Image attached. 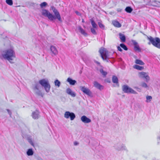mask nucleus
Masks as SVG:
<instances>
[{"mask_svg":"<svg viewBox=\"0 0 160 160\" xmlns=\"http://www.w3.org/2000/svg\"><path fill=\"white\" fill-rule=\"evenodd\" d=\"M64 117L66 118H70V120H73L75 118L76 116L74 113L67 111L64 114Z\"/></svg>","mask_w":160,"mask_h":160,"instance_id":"nucleus-7","label":"nucleus"},{"mask_svg":"<svg viewBox=\"0 0 160 160\" xmlns=\"http://www.w3.org/2000/svg\"><path fill=\"white\" fill-rule=\"evenodd\" d=\"M54 83L55 86H57L58 87H60L61 83L58 80H56L54 81Z\"/></svg>","mask_w":160,"mask_h":160,"instance_id":"nucleus-31","label":"nucleus"},{"mask_svg":"<svg viewBox=\"0 0 160 160\" xmlns=\"http://www.w3.org/2000/svg\"><path fill=\"white\" fill-rule=\"evenodd\" d=\"M158 139H159L160 140V136L158 137Z\"/></svg>","mask_w":160,"mask_h":160,"instance_id":"nucleus-42","label":"nucleus"},{"mask_svg":"<svg viewBox=\"0 0 160 160\" xmlns=\"http://www.w3.org/2000/svg\"><path fill=\"white\" fill-rule=\"evenodd\" d=\"M108 82H110V81H108Z\"/></svg>","mask_w":160,"mask_h":160,"instance_id":"nucleus-46","label":"nucleus"},{"mask_svg":"<svg viewBox=\"0 0 160 160\" xmlns=\"http://www.w3.org/2000/svg\"><path fill=\"white\" fill-rule=\"evenodd\" d=\"M119 38L122 42H124L126 41V37L125 36L122 34L121 33H119Z\"/></svg>","mask_w":160,"mask_h":160,"instance_id":"nucleus-19","label":"nucleus"},{"mask_svg":"<svg viewBox=\"0 0 160 160\" xmlns=\"http://www.w3.org/2000/svg\"><path fill=\"white\" fill-rule=\"evenodd\" d=\"M150 42L156 47L160 49V39L158 37L154 38L151 36L148 37Z\"/></svg>","mask_w":160,"mask_h":160,"instance_id":"nucleus-5","label":"nucleus"},{"mask_svg":"<svg viewBox=\"0 0 160 160\" xmlns=\"http://www.w3.org/2000/svg\"><path fill=\"white\" fill-rule=\"evenodd\" d=\"M99 52L102 59L107 62L109 61V58H112V56H111L112 53L110 52H108L106 49L104 48H101L99 50Z\"/></svg>","mask_w":160,"mask_h":160,"instance_id":"nucleus-3","label":"nucleus"},{"mask_svg":"<svg viewBox=\"0 0 160 160\" xmlns=\"http://www.w3.org/2000/svg\"><path fill=\"white\" fill-rule=\"evenodd\" d=\"M93 84L95 87L100 90H101L103 89V86L100 85L97 81H94Z\"/></svg>","mask_w":160,"mask_h":160,"instance_id":"nucleus-14","label":"nucleus"},{"mask_svg":"<svg viewBox=\"0 0 160 160\" xmlns=\"http://www.w3.org/2000/svg\"><path fill=\"white\" fill-rule=\"evenodd\" d=\"M81 89L83 93L89 96H91L92 94V93L90 90L85 87H81Z\"/></svg>","mask_w":160,"mask_h":160,"instance_id":"nucleus-12","label":"nucleus"},{"mask_svg":"<svg viewBox=\"0 0 160 160\" xmlns=\"http://www.w3.org/2000/svg\"><path fill=\"white\" fill-rule=\"evenodd\" d=\"M91 32L92 34H93L94 35L97 34V32H96L95 30L93 28H91Z\"/></svg>","mask_w":160,"mask_h":160,"instance_id":"nucleus-35","label":"nucleus"},{"mask_svg":"<svg viewBox=\"0 0 160 160\" xmlns=\"http://www.w3.org/2000/svg\"><path fill=\"white\" fill-rule=\"evenodd\" d=\"M81 119L84 123H89L91 122V120L84 115L82 116Z\"/></svg>","mask_w":160,"mask_h":160,"instance_id":"nucleus-13","label":"nucleus"},{"mask_svg":"<svg viewBox=\"0 0 160 160\" xmlns=\"http://www.w3.org/2000/svg\"><path fill=\"white\" fill-rule=\"evenodd\" d=\"M134 46V50L136 52H140L141 51V49L140 48L138 42L132 40L131 41Z\"/></svg>","mask_w":160,"mask_h":160,"instance_id":"nucleus-9","label":"nucleus"},{"mask_svg":"<svg viewBox=\"0 0 160 160\" xmlns=\"http://www.w3.org/2000/svg\"><path fill=\"white\" fill-rule=\"evenodd\" d=\"M146 99L147 102H148L149 101H148V100H150L149 101H151V100L152 99V97L151 96H148L146 97Z\"/></svg>","mask_w":160,"mask_h":160,"instance_id":"nucleus-37","label":"nucleus"},{"mask_svg":"<svg viewBox=\"0 0 160 160\" xmlns=\"http://www.w3.org/2000/svg\"><path fill=\"white\" fill-rule=\"evenodd\" d=\"M67 81L69 82L70 85H74L77 83V81L76 80H73L70 78H68Z\"/></svg>","mask_w":160,"mask_h":160,"instance_id":"nucleus-17","label":"nucleus"},{"mask_svg":"<svg viewBox=\"0 0 160 160\" xmlns=\"http://www.w3.org/2000/svg\"><path fill=\"white\" fill-rule=\"evenodd\" d=\"M7 111H8V114H9V115H10V117H11V114H12V112H11V111L8 109H7Z\"/></svg>","mask_w":160,"mask_h":160,"instance_id":"nucleus-38","label":"nucleus"},{"mask_svg":"<svg viewBox=\"0 0 160 160\" xmlns=\"http://www.w3.org/2000/svg\"><path fill=\"white\" fill-rule=\"evenodd\" d=\"M78 144V143L77 142H74V145H77Z\"/></svg>","mask_w":160,"mask_h":160,"instance_id":"nucleus-40","label":"nucleus"},{"mask_svg":"<svg viewBox=\"0 0 160 160\" xmlns=\"http://www.w3.org/2000/svg\"><path fill=\"white\" fill-rule=\"evenodd\" d=\"M122 91L125 93H133L136 94L137 92L136 91L129 87L127 85H124L122 87Z\"/></svg>","mask_w":160,"mask_h":160,"instance_id":"nucleus-6","label":"nucleus"},{"mask_svg":"<svg viewBox=\"0 0 160 160\" xmlns=\"http://www.w3.org/2000/svg\"><path fill=\"white\" fill-rule=\"evenodd\" d=\"M48 5L47 3L46 2H43L41 3L40 4V6L41 8H42L43 7H46Z\"/></svg>","mask_w":160,"mask_h":160,"instance_id":"nucleus-33","label":"nucleus"},{"mask_svg":"<svg viewBox=\"0 0 160 160\" xmlns=\"http://www.w3.org/2000/svg\"><path fill=\"white\" fill-rule=\"evenodd\" d=\"M66 92L68 94L71 95L73 97H74L76 96L75 93L74 92L72 91V90L69 88H68L66 89Z\"/></svg>","mask_w":160,"mask_h":160,"instance_id":"nucleus-15","label":"nucleus"},{"mask_svg":"<svg viewBox=\"0 0 160 160\" xmlns=\"http://www.w3.org/2000/svg\"><path fill=\"white\" fill-rule=\"evenodd\" d=\"M120 46L124 50L127 51L128 50V48L127 46L123 43H121L120 45Z\"/></svg>","mask_w":160,"mask_h":160,"instance_id":"nucleus-29","label":"nucleus"},{"mask_svg":"<svg viewBox=\"0 0 160 160\" xmlns=\"http://www.w3.org/2000/svg\"><path fill=\"white\" fill-rule=\"evenodd\" d=\"M148 44H150V42L148 43Z\"/></svg>","mask_w":160,"mask_h":160,"instance_id":"nucleus-45","label":"nucleus"},{"mask_svg":"<svg viewBox=\"0 0 160 160\" xmlns=\"http://www.w3.org/2000/svg\"><path fill=\"white\" fill-rule=\"evenodd\" d=\"M75 13L77 15H80V13L78 11H75Z\"/></svg>","mask_w":160,"mask_h":160,"instance_id":"nucleus-41","label":"nucleus"},{"mask_svg":"<svg viewBox=\"0 0 160 160\" xmlns=\"http://www.w3.org/2000/svg\"><path fill=\"white\" fill-rule=\"evenodd\" d=\"M117 48H118V50L120 52H122V49L119 46H118L117 47Z\"/></svg>","mask_w":160,"mask_h":160,"instance_id":"nucleus-39","label":"nucleus"},{"mask_svg":"<svg viewBox=\"0 0 160 160\" xmlns=\"http://www.w3.org/2000/svg\"><path fill=\"white\" fill-rule=\"evenodd\" d=\"M115 148L118 151L127 150L126 146L123 144L118 143L114 146Z\"/></svg>","mask_w":160,"mask_h":160,"instance_id":"nucleus-8","label":"nucleus"},{"mask_svg":"<svg viewBox=\"0 0 160 160\" xmlns=\"http://www.w3.org/2000/svg\"><path fill=\"white\" fill-rule=\"evenodd\" d=\"M51 8L54 13V15L51 13L48 10L43 9L42 10V14L45 17H47L51 22H54L56 19L59 21H62L60 15L58 10L53 6H52Z\"/></svg>","mask_w":160,"mask_h":160,"instance_id":"nucleus-1","label":"nucleus"},{"mask_svg":"<svg viewBox=\"0 0 160 160\" xmlns=\"http://www.w3.org/2000/svg\"><path fill=\"white\" fill-rule=\"evenodd\" d=\"M33 153L32 149V148L28 149L27 152V154L28 156L32 155Z\"/></svg>","mask_w":160,"mask_h":160,"instance_id":"nucleus-22","label":"nucleus"},{"mask_svg":"<svg viewBox=\"0 0 160 160\" xmlns=\"http://www.w3.org/2000/svg\"><path fill=\"white\" fill-rule=\"evenodd\" d=\"M82 22H84L83 20H82Z\"/></svg>","mask_w":160,"mask_h":160,"instance_id":"nucleus-44","label":"nucleus"},{"mask_svg":"<svg viewBox=\"0 0 160 160\" xmlns=\"http://www.w3.org/2000/svg\"><path fill=\"white\" fill-rule=\"evenodd\" d=\"M78 29L79 31V32L81 33L83 35L85 36H86L87 35V33L85 32V31L83 30L82 27L80 26L78 27Z\"/></svg>","mask_w":160,"mask_h":160,"instance_id":"nucleus-18","label":"nucleus"},{"mask_svg":"<svg viewBox=\"0 0 160 160\" xmlns=\"http://www.w3.org/2000/svg\"><path fill=\"white\" fill-rule=\"evenodd\" d=\"M35 93L39 96L43 97V95L41 91L39 89L36 90H34Z\"/></svg>","mask_w":160,"mask_h":160,"instance_id":"nucleus-21","label":"nucleus"},{"mask_svg":"<svg viewBox=\"0 0 160 160\" xmlns=\"http://www.w3.org/2000/svg\"><path fill=\"white\" fill-rule=\"evenodd\" d=\"M40 86L39 84L38 83H36L35 84V86L33 88L34 90H36L39 89Z\"/></svg>","mask_w":160,"mask_h":160,"instance_id":"nucleus-30","label":"nucleus"},{"mask_svg":"<svg viewBox=\"0 0 160 160\" xmlns=\"http://www.w3.org/2000/svg\"><path fill=\"white\" fill-rule=\"evenodd\" d=\"M39 83L42 87H44L47 92L48 93L49 92L51 86L48 79H41L39 81Z\"/></svg>","mask_w":160,"mask_h":160,"instance_id":"nucleus-4","label":"nucleus"},{"mask_svg":"<svg viewBox=\"0 0 160 160\" xmlns=\"http://www.w3.org/2000/svg\"><path fill=\"white\" fill-rule=\"evenodd\" d=\"M99 71L100 73L103 75V77H105L107 74V72L103 70V69L101 68L100 69Z\"/></svg>","mask_w":160,"mask_h":160,"instance_id":"nucleus-25","label":"nucleus"},{"mask_svg":"<svg viewBox=\"0 0 160 160\" xmlns=\"http://www.w3.org/2000/svg\"><path fill=\"white\" fill-rule=\"evenodd\" d=\"M112 23L115 27L120 28L121 27V24L118 21H114L112 22Z\"/></svg>","mask_w":160,"mask_h":160,"instance_id":"nucleus-20","label":"nucleus"},{"mask_svg":"<svg viewBox=\"0 0 160 160\" xmlns=\"http://www.w3.org/2000/svg\"><path fill=\"white\" fill-rule=\"evenodd\" d=\"M108 82H110V81H108Z\"/></svg>","mask_w":160,"mask_h":160,"instance_id":"nucleus-47","label":"nucleus"},{"mask_svg":"<svg viewBox=\"0 0 160 160\" xmlns=\"http://www.w3.org/2000/svg\"><path fill=\"white\" fill-rule=\"evenodd\" d=\"M133 68L136 69L140 70H142L144 69L143 67L140 66L137 64L134 65L133 66Z\"/></svg>","mask_w":160,"mask_h":160,"instance_id":"nucleus-24","label":"nucleus"},{"mask_svg":"<svg viewBox=\"0 0 160 160\" xmlns=\"http://www.w3.org/2000/svg\"><path fill=\"white\" fill-rule=\"evenodd\" d=\"M97 63H98V64H100V63H99V62H97Z\"/></svg>","mask_w":160,"mask_h":160,"instance_id":"nucleus-43","label":"nucleus"},{"mask_svg":"<svg viewBox=\"0 0 160 160\" xmlns=\"http://www.w3.org/2000/svg\"><path fill=\"white\" fill-rule=\"evenodd\" d=\"M6 2L9 5H12L13 4V1L12 0H6Z\"/></svg>","mask_w":160,"mask_h":160,"instance_id":"nucleus-34","label":"nucleus"},{"mask_svg":"<svg viewBox=\"0 0 160 160\" xmlns=\"http://www.w3.org/2000/svg\"><path fill=\"white\" fill-rule=\"evenodd\" d=\"M112 82L113 83H116V84L118 83V79L116 76H113L112 77Z\"/></svg>","mask_w":160,"mask_h":160,"instance_id":"nucleus-23","label":"nucleus"},{"mask_svg":"<svg viewBox=\"0 0 160 160\" xmlns=\"http://www.w3.org/2000/svg\"><path fill=\"white\" fill-rule=\"evenodd\" d=\"M135 63L140 65H144V63L142 60L138 59H136L135 60Z\"/></svg>","mask_w":160,"mask_h":160,"instance_id":"nucleus-26","label":"nucleus"},{"mask_svg":"<svg viewBox=\"0 0 160 160\" xmlns=\"http://www.w3.org/2000/svg\"><path fill=\"white\" fill-rule=\"evenodd\" d=\"M15 57V52L12 49H8L3 51L2 54L0 55V59L2 60L3 59L7 60L11 63L13 62L10 61L12 60H13V58Z\"/></svg>","mask_w":160,"mask_h":160,"instance_id":"nucleus-2","label":"nucleus"},{"mask_svg":"<svg viewBox=\"0 0 160 160\" xmlns=\"http://www.w3.org/2000/svg\"><path fill=\"white\" fill-rule=\"evenodd\" d=\"M98 25L99 27L102 29L104 30V29L105 26L101 22H98Z\"/></svg>","mask_w":160,"mask_h":160,"instance_id":"nucleus-32","label":"nucleus"},{"mask_svg":"<svg viewBox=\"0 0 160 160\" xmlns=\"http://www.w3.org/2000/svg\"><path fill=\"white\" fill-rule=\"evenodd\" d=\"M91 24L93 28H96L98 25L96 24L95 21L92 19L91 20Z\"/></svg>","mask_w":160,"mask_h":160,"instance_id":"nucleus-28","label":"nucleus"},{"mask_svg":"<svg viewBox=\"0 0 160 160\" xmlns=\"http://www.w3.org/2000/svg\"><path fill=\"white\" fill-rule=\"evenodd\" d=\"M125 10L127 12L130 13L132 12L133 9L130 7L128 6L126 8Z\"/></svg>","mask_w":160,"mask_h":160,"instance_id":"nucleus-27","label":"nucleus"},{"mask_svg":"<svg viewBox=\"0 0 160 160\" xmlns=\"http://www.w3.org/2000/svg\"><path fill=\"white\" fill-rule=\"evenodd\" d=\"M141 86L142 87L145 88H147L148 87V85H147V84L144 82H143L142 83Z\"/></svg>","mask_w":160,"mask_h":160,"instance_id":"nucleus-36","label":"nucleus"},{"mask_svg":"<svg viewBox=\"0 0 160 160\" xmlns=\"http://www.w3.org/2000/svg\"><path fill=\"white\" fill-rule=\"evenodd\" d=\"M40 112L38 110H36L32 112L31 116L32 118L34 119H38L40 117Z\"/></svg>","mask_w":160,"mask_h":160,"instance_id":"nucleus-10","label":"nucleus"},{"mask_svg":"<svg viewBox=\"0 0 160 160\" xmlns=\"http://www.w3.org/2000/svg\"><path fill=\"white\" fill-rule=\"evenodd\" d=\"M51 51L52 53L54 55H56L58 53V52L56 48L53 46H51L50 47Z\"/></svg>","mask_w":160,"mask_h":160,"instance_id":"nucleus-16","label":"nucleus"},{"mask_svg":"<svg viewBox=\"0 0 160 160\" xmlns=\"http://www.w3.org/2000/svg\"><path fill=\"white\" fill-rule=\"evenodd\" d=\"M139 77L142 78H145L147 82L149 80L150 78L148 74L144 72H141L139 73Z\"/></svg>","mask_w":160,"mask_h":160,"instance_id":"nucleus-11","label":"nucleus"}]
</instances>
